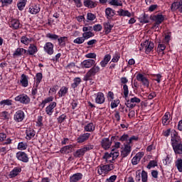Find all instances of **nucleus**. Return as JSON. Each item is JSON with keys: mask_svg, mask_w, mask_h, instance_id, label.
Masks as SVG:
<instances>
[{"mask_svg": "<svg viewBox=\"0 0 182 182\" xmlns=\"http://www.w3.org/2000/svg\"><path fill=\"white\" fill-rule=\"evenodd\" d=\"M81 68H82L83 69H89L90 68H91L84 76V82L92 80L93 76H96V74L100 72V68L99 66H96V61L92 59H88L82 61L81 63Z\"/></svg>", "mask_w": 182, "mask_h": 182, "instance_id": "f257e3e1", "label": "nucleus"}, {"mask_svg": "<svg viewBox=\"0 0 182 182\" xmlns=\"http://www.w3.org/2000/svg\"><path fill=\"white\" fill-rule=\"evenodd\" d=\"M94 147L95 146L92 144L85 145L83 148L79 149L75 152H74L73 156L75 157V159H80V157H83L85 156V154L87 151L93 150Z\"/></svg>", "mask_w": 182, "mask_h": 182, "instance_id": "f03ea898", "label": "nucleus"}, {"mask_svg": "<svg viewBox=\"0 0 182 182\" xmlns=\"http://www.w3.org/2000/svg\"><path fill=\"white\" fill-rule=\"evenodd\" d=\"M100 168L97 171L98 174L102 176V174H107L109 171H112V170H114V165L113 164H106V165H101L99 166Z\"/></svg>", "mask_w": 182, "mask_h": 182, "instance_id": "7ed1b4c3", "label": "nucleus"}, {"mask_svg": "<svg viewBox=\"0 0 182 182\" xmlns=\"http://www.w3.org/2000/svg\"><path fill=\"white\" fill-rule=\"evenodd\" d=\"M126 101L127 102H125V105L127 107H129V109H134V107H136V104L140 103L141 100L137 97H134L130 100L127 98Z\"/></svg>", "mask_w": 182, "mask_h": 182, "instance_id": "20e7f679", "label": "nucleus"}, {"mask_svg": "<svg viewBox=\"0 0 182 182\" xmlns=\"http://www.w3.org/2000/svg\"><path fill=\"white\" fill-rule=\"evenodd\" d=\"M141 46L144 48L145 53L149 55L153 49H154V43L153 41H149V40H146L144 43H141Z\"/></svg>", "mask_w": 182, "mask_h": 182, "instance_id": "39448f33", "label": "nucleus"}, {"mask_svg": "<svg viewBox=\"0 0 182 182\" xmlns=\"http://www.w3.org/2000/svg\"><path fill=\"white\" fill-rule=\"evenodd\" d=\"M171 146H176V144H181V138L178 136V133L177 132L173 131V134H171Z\"/></svg>", "mask_w": 182, "mask_h": 182, "instance_id": "423d86ee", "label": "nucleus"}, {"mask_svg": "<svg viewBox=\"0 0 182 182\" xmlns=\"http://www.w3.org/2000/svg\"><path fill=\"white\" fill-rule=\"evenodd\" d=\"M16 102H20L23 105H28L31 102V98L25 94L20 95L15 97Z\"/></svg>", "mask_w": 182, "mask_h": 182, "instance_id": "0eeeda50", "label": "nucleus"}, {"mask_svg": "<svg viewBox=\"0 0 182 182\" xmlns=\"http://www.w3.org/2000/svg\"><path fill=\"white\" fill-rule=\"evenodd\" d=\"M16 159L20 161H23V163H28V161H29V157L24 151H18L16 153Z\"/></svg>", "mask_w": 182, "mask_h": 182, "instance_id": "6e6552de", "label": "nucleus"}, {"mask_svg": "<svg viewBox=\"0 0 182 182\" xmlns=\"http://www.w3.org/2000/svg\"><path fill=\"white\" fill-rule=\"evenodd\" d=\"M150 19L151 21H154L156 23V25H160L164 22V16L158 14L156 15L151 16Z\"/></svg>", "mask_w": 182, "mask_h": 182, "instance_id": "1a4fd4ad", "label": "nucleus"}, {"mask_svg": "<svg viewBox=\"0 0 182 182\" xmlns=\"http://www.w3.org/2000/svg\"><path fill=\"white\" fill-rule=\"evenodd\" d=\"M136 80L138 82H141L144 86H146V87H149L150 82H149V80L147 77H146L143 74L138 73L136 75Z\"/></svg>", "mask_w": 182, "mask_h": 182, "instance_id": "9d476101", "label": "nucleus"}, {"mask_svg": "<svg viewBox=\"0 0 182 182\" xmlns=\"http://www.w3.org/2000/svg\"><path fill=\"white\" fill-rule=\"evenodd\" d=\"M177 9H178L179 12L182 14V0H180L179 1H174L171 4V11H172V12H175Z\"/></svg>", "mask_w": 182, "mask_h": 182, "instance_id": "9b49d317", "label": "nucleus"}, {"mask_svg": "<svg viewBox=\"0 0 182 182\" xmlns=\"http://www.w3.org/2000/svg\"><path fill=\"white\" fill-rule=\"evenodd\" d=\"M14 119L15 122H17V123H19L25 119V112L22 110H18L14 117Z\"/></svg>", "mask_w": 182, "mask_h": 182, "instance_id": "f8f14e48", "label": "nucleus"}, {"mask_svg": "<svg viewBox=\"0 0 182 182\" xmlns=\"http://www.w3.org/2000/svg\"><path fill=\"white\" fill-rule=\"evenodd\" d=\"M53 48H54L53 44L50 42H48V43H46L43 47V49L46 53H48V55H53V52H54Z\"/></svg>", "mask_w": 182, "mask_h": 182, "instance_id": "ddd939ff", "label": "nucleus"}, {"mask_svg": "<svg viewBox=\"0 0 182 182\" xmlns=\"http://www.w3.org/2000/svg\"><path fill=\"white\" fill-rule=\"evenodd\" d=\"M76 147V145L75 144H70L68 146H65L64 147L61 148L60 150V153L69 154V153H72V150Z\"/></svg>", "mask_w": 182, "mask_h": 182, "instance_id": "4468645a", "label": "nucleus"}, {"mask_svg": "<svg viewBox=\"0 0 182 182\" xmlns=\"http://www.w3.org/2000/svg\"><path fill=\"white\" fill-rule=\"evenodd\" d=\"M132 151V146H130V144H127L124 145V149L121 152V156L123 159L124 157H127L130 154V152Z\"/></svg>", "mask_w": 182, "mask_h": 182, "instance_id": "2eb2a0df", "label": "nucleus"}, {"mask_svg": "<svg viewBox=\"0 0 182 182\" xmlns=\"http://www.w3.org/2000/svg\"><path fill=\"white\" fill-rule=\"evenodd\" d=\"M29 12L32 15H36V14H39V12H41V7L39 5L31 4L29 7Z\"/></svg>", "mask_w": 182, "mask_h": 182, "instance_id": "dca6fc26", "label": "nucleus"}, {"mask_svg": "<svg viewBox=\"0 0 182 182\" xmlns=\"http://www.w3.org/2000/svg\"><path fill=\"white\" fill-rule=\"evenodd\" d=\"M101 146L105 150H108V149L112 146V141L109 138H103L101 141Z\"/></svg>", "mask_w": 182, "mask_h": 182, "instance_id": "f3484780", "label": "nucleus"}, {"mask_svg": "<svg viewBox=\"0 0 182 182\" xmlns=\"http://www.w3.org/2000/svg\"><path fill=\"white\" fill-rule=\"evenodd\" d=\"M9 25L11 28H13V29H19V28H21L22 26V24L21 22H19V20L15 18L10 21Z\"/></svg>", "mask_w": 182, "mask_h": 182, "instance_id": "a211bd4d", "label": "nucleus"}, {"mask_svg": "<svg viewBox=\"0 0 182 182\" xmlns=\"http://www.w3.org/2000/svg\"><path fill=\"white\" fill-rule=\"evenodd\" d=\"M82 178H83V174H82L81 173H77L70 177V181L77 182V181H80Z\"/></svg>", "mask_w": 182, "mask_h": 182, "instance_id": "6ab92c4d", "label": "nucleus"}, {"mask_svg": "<svg viewBox=\"0 0 182 182\" xmlns=\"http://www.w3.org/2000/svg\"><path fill=\"white\" fill-rule=\"evenodd\" d=\"M27 50L24 48H18L13 53L14 58H18V56H23L26 53Z\"/></svg>", "mask_w": 182, "mask_h": 182, "instance_id": "aec40b11", "label": "nucleus"}, {"mask_svg": "<svg viewBox=\"0 0 182 182\" xmlns=\"http://www.w3.org/2000/svg\"><path fill=\"white\" fill-rule=\"evenodd\" d=\"M56 107V102H51L46 108V112L48 116H52V114L53 113V109Z\"/></svg>", "mask_w": 182, "mask_h": 182, "instance_id": "412c9836", "label": "nucleus"}, {"mask_svg": "<svg viewBox=\"0 0 182 182\" xmlns=\"http://www.w3.org/2000/svg\"><path fill=\"white\" fill-rule=\"evenodd\" d=\"M105 15L107 16V19H112L113 16L116 15V11H114L112 8L108 7L105 9Z\"/></svg>", "mask_w": 182, "mask_h": 182, "instance_id": "4be33fe9", "label": "nucleus"}, {"mask_svg": "<svg viewBox=\"0 0 182 182\" xmlns=\"http://www.w3.org/2000/svg\"><path fill=\"white\" fill-rule=\"evenodd\" d=\"M105 95L102 92H98L97 95V97L95 98V102L98 105H103L105 103Z\"/></svg>", "mask_w": 182, "mask_h": 182, "instance_id": "5701e85b", "label": "nucleus"}, {"mask_svg": "<svg viewBox=\"0 0 182 182\" xmlns=\"http://www.w3.org/2000/svg\"><path fill=\"white\" fill-rule=\"evenodd\" d=\"M21 171H22V168L15 167L9 174V178H14L16 177V176H18V174H19V173H21Z\"/></svg>", "mask_w": 182, "mask_h": 182, "instance_id": "b1692460", "label": "nucleus"}, {"mask_svg": "<svg viewBox=\"0 0 182 182\" xmlns=\"http://www.w3.org/2000/svg\"><path fill=\"white\" fill-rule=\"evenodd\" d=\"M89 137H90V134L89 133L83 134L77 139V143H85L86 140H89Z\"/></svg>", "mask_w": 182, "mask_h": 182, "instance_id": "393cba45", "label": "nucleus"}, {"mask_svg": "<svg viewBox=\"0 0 182 182\" xmlns=\"http://www.w3.org/2000/svg\"><path fill=\"white\" fill-rule=\"evenodd\" d=\"M84 6L87 8H96L97 6V3L96 1H93L92 0H84Z\"/></svg>", "mask_w": 182, "mask_h": 182, "instance_id": "a878e982", "label": "nucleus"}, {"mask_svg": "<svg viewBox=\"0 0 182 182\" xmlns=\"http://www.w3.org/2000/svg\"><path fill=\"white\" fill-rule=\"evenodd\" d=\"M27 52L28 55H33L38 52V47L35 44H30Z\"/></svg>", "mask_w": 182, "mask_h": 182, "instance_id": "bb28decb", "label": "nucleus"}, {"mask_svg": "<svg viewBox=\"0 0 182 182\" xmlns=\"http://www.w3.org/2000/svg\"><path fill=\"white\" fill-rule=\"evenodd\" d=\"M20 83H21V86H23V87H28V85H29V82L28 81V76H26V75L25 74L21 75Z\"/></svg>", "mask_w": 182, "mask_h": 182, "instance_id": "cd10ccee", "label": "nucleus"}, {"mask_svg": "<svg viewBox=\"0 0 182 182\" xmlns=\"http://www.w3.org/2000/svg\"><path fill=\"white\" fill-rule=\"evenodd\" d=\"M26 139L27 140H31V139H33V137H35L36 132H35V130L29 128L26 131Z\"/></svg>", "mask_w": 182, "mask_h": 182, "instance_id": "c85d7f7f", "label": "nucleus"}, {"mask_svg": "<svg viewBox=\"0 0 182 182\" xmlns=\"http://www.w3.org/2000/svg\"><path fill=\"white\" fill-rule=\"evenodd\" d=\"M173 151L176 154H182V144H178L176 145H172Z\"/></svg>", "mask_w": 182, "mask_h": 182, "instance_id": "c756f323", "label": "nucleus"}, {"mask_svg": "<svg viewBox=\"0 0 182 182\" xmlns=\"http://www.w3.org/2000/svg\"><path fill=\"white\" fill-rule=\"evenodd\" d=\"M117 14L119 16H128V18H130L132 16V13L129 12L127 10H123L122 9H119L117 11Z\"/></svg>", "mask_w": 182, "mask_h": 182, "instance_id": "7c9ffc66", "label": "nucleus"}, {"mask_svg": "<svg viewBox=\"0 0 182 182\" xmlns=\"http://www.w3.org/2000/svg\"><path fill=\"white\" fill-rule=\"evenodd\" d=\"M104 28L105 31V35H109V33L112 32L113 25L110 24V22L105 23Z\"/></svg>", "mask_w": 182, "mask_h": 182, "instance_id": "2f4dec72", "label": "nucleus"}, {"mask_svg": "<svg viewBox=\"0 0 182 182\" xmlns=\"http://www.w3.org/2000/svg\"><path fill=\"white\" fill-rule=\"evenodd\" d=\"M102 159L105 160L106 163H113L114 161L112 154H109V152H106L103 156Z\"/></svg>", "mask_w": 182, "mask_h": 182, "instance_id": "473e14b6", "label": "nucleus"}, {"mask_svg": "<svg viewBox=\"0 0 182 182\" xmlns=\"http://www.w3.org/2000/svg\"><path fill=\"white\" fill-rule=\"evenodd\" d=\"M95 129H96V126L92 122L88 123L84 127L85 132H95Z\"/></svg>", "mask_w": 182, "mask_h": 182, "instance_id": "72a5a7b5", "label": "nucleus"}, {"mask_svg": "<svg viewBox=\"0 0 182 182\" xmlns=\"http://www.w3.org/2000/svg\"><path fill=\"white\" fill-rule=\"evenodd\" d=\"M27 0H19V2L17 4V7L18 11H23L25 6H26Z\"/></svg>", "mask_w": 182, "mask_h": 182, "instance_id": "f704fd0d", "label": "nucleus"}, {"mask_svg": "<svg viewBox=\"0 0 182 182\" xmlns=\"http://www.w3.org/2000/svg\"><path fill=\"white\" fill-rule=\"evenodd\" d=\"M73 82H74L71 84V87H73V89H76V87H77V86L82 83V79H80L79 77H77L74 78Z\"/></svg>", "mask_w": 182, "mask_h": 182, "instance_id": "c9c22d12", "label": "nucleus"}, {"mask_svg": "<svg viewBox=\"0 0 182 182\" xmlns=\"http://www.w3.org/2000/svg\"><path fill=\"white\" fill-rule=\"evenodd\" d=\"M58 42L59 44V46H66V41H68V37L64 36V37H60L58 38Z\"/></svg>", "mask_w": 182, "mask_h": 182, "instance_id": "e433bc0d", "label": "nucleus"}, {"mask_svg": "<svg viewBox=\"0 0 182 182\" xmlns=\"http://www.w3.org/2000/svg\"><path fill=\"white\" fill-rule=\"evenodd\" d=\"M109 4L113 6H123L122 0H109Z\"/></svg>", "mask_w": 182, "mask_h": 182, "instance_id": "4c0bfd02", "label": "nucleus"}, {"mask_svg": "<svg viewBox=\"0 0 182 182\" xmlns=\"http://www.w3.org/2000/svg\"><path fill=\"white\" fill-rule=\"evenodd\" d=\"M75 68H76V64L75 63H70L65 67L66 70H68L70 73H73V70L75 69Z\"/></svg>", "mask_w": 182, "mask_h": 182, "instance_id": "58836bf2", "label": "nucleus"}, {"mask_svg": "<svg viewBox=\"0 0 182 182\" xmlns=\"http://www.w3.org/2000/svg\"><path fill=\"white\" fill-rule=\"evenodd\" d=\"M17 149L18 150H26L28 149V144L23 141L19 142Z\"/></svg>", "mask_w": 182, "mask_h": 182, "instance_id": "ea45409f", "label": "nucleus"}, {"mask_svg": "<svg viewBox=\"0 0 182 182\" xmlns=\"http://www.w3.org/2000/svg\"><path fill=\"white\" fill-rule=\"evenodd\" d=\"M95 36V33H93L92 31H87L82 33V37L86 41V39H89L90 38H93Z\"/></svg>", "mask_w": 182, "mask_h": 182, "instance_id": "a19ab883", "label": "nucleus"}, {"mask_svg": "<svg viewBox=\"0 0 182 182\" xmlns=\"http://www.w3.org/2000/svg\"><path fill=\"white\" fill-rule=\"evenodd\" d=\"M68 93V87H63L58 92V96L59 97H63Z\"/></svg>", "mask_w": 182, "mask_h": 182, "instance_id": "79ce46f5", "label": "nucleus"}, {"mask_svg": "<svg viewBox=\"0 0 182 182\" xmlns=\"http://www.w3.org/2000/svg\"><path fill=\"white\" fill-rule=\"evenodd\" d=\"M50 102H53V97H48L43 100L41 106H42V108L43 109V107H45V105H46V103H50Z\"/></svg>", "mask_w": 182, "mask_h": 182, "instance_id": "37998d69", "label": "nucleus"}, {"mask_svg": "<svg viewBox=\"0 0 182 182\" xmlns=\"http://www.w3.org/2000/svg\"><path fill=\"white\" fill-rule=\"evenodd\" d=\"M111 156L112 157V160L114 161L117 157H119V151L115 149H112L111 151Z\"/></svg>", "mask_w": 182, "mask_h": 182, "instance_id": "c03bdc74", "label": "nucleus"}, {"mask_svg": "<svg viewBox=\"0 0 182 182\" xmlns=\"http://www.w3.org/2000/svg\"><path fill=\"white\" fill-rule=\"evenodd\" d=\"M32 38H29L26 36H22L21 38V43H23L24 45H28L29 42H32Z\"/></svg>", "mask_w": 182, "mask_h": 182, "instance_id": "a18cd8bd", "label": "nucleus"}, {"mask_svg": "<svg viewBox=\"0 0 182 182\" xmlns=\"http://www.w3.org/2000/svg\"><path fill=\"white\" fill-rule=\"evenodd\" d=\"M123 90H124V97L125 98V100H127V97H129V87L127 85H123Z\"/></svg>", "mask_w": 182, "mask_h": 182, "instance_id": "49530a36", "label": "nucleus"}, {"mask_svg": "<svg viewBox=\"0 0 182 182\" xmlns=\"http://www.w3.org/2000/svg\"><path fill=\"white\" fill-rule=\"evenodd\" d=\"M111 102V109H116L120 104V100L119 99L114 100H112Z\"/></svg>", "mask_w": 182, "mask_h": 182, "instance_id": "de8ad7c7", "label": "nucleus"}, {"mask_svg": "<svg viewBox=\"0 0 182 182\" xmlns=\"http://www.w3.org/2000/svg\"><path fill=\"white\" fill-rule=\"evenodd\" d=\"M1 106H12V100H4L0 102Z\"/></svg>", "mask_w": 182, "mask_h": 182, "instance_id": "09e8293b", "label": "nucleus"}, {"mask_svg": "<svg viewBox=\"0 0 182 182\" xmlns=\"http://www.w3.org/2000/svg\"><path fill=\"white\" fill-rule=\"evenodd\" d=\"M168 114L166 113L162 118V124L164 126H167L170 123V122H168Z\"/></svg>", "mask_w": 182, "mask_h": 182, "instance_id": "8fccbe9b", "label": "nucleus"}, {"mask_svg": "<svg viewBox=\"0 0 182 182\" xmlns=\"http://www.w3.org/2000/svg\"><path fill=\"white\" fill-rule=\"evenodd\" d=\"M176 167H177L178 171L182 173V159H178L176 163Z\"/></svg>", "mask_w": 182, "mask_h": 182, "instance_id": "3c124183", "label": "nucleus"}, {"mask_svg": "<svg viewBox=\"0 0 182 182\" xmlns=\"http://www.w3.org/2000/svg\"><path fill=\"white\" fill-rule=\"evenodd\" d=\"M85 38L82 37H77L73 41L74 43H77V45H82L85 42Z\"/></svg>", "mask_w": 182, "mask_h": 182, "instance_id": "603ef678", "label": "nucleus"}, {"mask_svg": "<svg viewBox=\"0 0 182 182\" xmlns=\"http://www.w3.org/2000/svg\"><path fill=\"white\" fill-rule=\"evenodd\" d=\"M46 38H49V39H52V41H58L59 36L48 33L46 34Z\"/></svg>", "mask_w": 182, "mask_h": 182, "instance_id": "864d4df0", "label": "nucleus"}, {"mask_svg": "<svg viewBox=\"0 0 182 182\" xmlns=\"http://www.w3.org/2000/svg\"><path fill=\"white\" fill-rule=\"evenodd\" d=\"M142 182H147L149 176L146 171L143 170L141 173Z\"/></svg>", "mask_w": 182, "mask_h": 182, "instance_id": "5fc2aeb1", "label": "nucleus"}, {"mask_svg": "<svg viewBox=\"0 0 182 182\" xmlns=\"http://www.w3.org/2000/svg\"><path fill=\"white\" fill-rule=\"evenodd\" d=\"M149 15L144 14L143 16L141 18V23H149Z\"/></svg>", "mask_w": 182, "mask_h": 182, "instance_id": "6e6d98bb", "label": "nucleus"}, {"mask_svg": "<svg viewBox=\"0 0 182 182\" xmlns=\"http://www.w3.org/2000/svg\"><path fill=\"white\" fill-rule=\"evenodd\" d=\"M36 85H39V83H41V82L42 81V78L43 77V76L42 75L41 73H38L36 74Z\"/></svg>", "mask_w": 182, "mask_h": 182, "instance_id": "4d7b16f0", "label": "nucleus"}, {"mask_svg": "<svg viewBox=\"0 0 182 182\" xmlns=\"http://www.w3.org/2000/svg\"><path fill=\"white\" fill-rule=\"evenodd\" d=\"M58 123H59L60 124H62V123H63V122H65L66 120V114H61L58 119Z\"/></svg>", "mask_w": 182, "mask_h": 182, "instance_id": "13d9d810", "label": "nucleus"}, {"mask_svg": "<svg viewBox=\"0 0 182 182\" xmlns=\"http://www.w3.org/2000/svg\"><path fill=\"white\" fill-rule=\"evenodd\" d=\"M151 167H157V161L153 160V161H150L149 164L147 165L146 168H149V170H150V168H151Z\"/></svg>", "mask_w": 182, "mask_h": 182, "instance_id": "bf43d9fd", "label": "nucleus"}, {"mask_svg": "<svg viewBox=\"0 0 182 182\" xmlns=\"http://www.w3.org/2000/svg\"><path fill=\"white\" fill-rule=\"evenodd\" d=\"M0 2H1L2 6H8V5L12 4L14 0H0Z\"/></svg>", "mask_w": 182, "mask_h": 182, "instance_id": "052dcab7", "label": "nucleus"}, {"mask_svg": "<svg viewBox=\"0 0 182 182\" xmlns=\"http://www.w3.org/2000/svg\"><path fill=\"white\" fill-rule=\"evenodd\" d=\"M87 19L88 21H95L96 19V16L92 13H87Z\"/></svg>", "mask_w": 182, "mask_h": 182, "instance_id": "680f3d73", "label": "nucleus"}, {"mask_svg": "<svg viewBox=\"0 0 182 182\" xmlns=\"http://www.w3.org/2000/svg\"><path fill=\"white\" fill-rule=\"evenodd\" d=\"M102 25L100 24H96L93 26V30L95 31V32H100V31H102Z\"/></svg>", "mask_w": 182, "mask_h": 182, "instance_id": "e2e57ef3", "label": "nucleus"}, {"mask_svg": "<svg viewBox=\"0 0 182 182\" xmlns=\"http://www.w3.org/2000/svg\"><path fill=\"white\" fill-rule=\"evenodd\" d=\"M141 178V173L140 172V170H138L136 171L135 180L136 181H140Z\"/></svg>", "mask_w": 182, "mask_h": 182, "instance_id": "0e129e2a", "label": "nucleus"}, {"mask_svg": "<svg viewBox=\"0 0 182 182\" xmlns=\"http://www.w3.org/2000/svg\"><path fill=\"white\" fill-rule=\"evenodd\" d=\"M119 59H120V55L116 53L112 58V62H113L114 63H117V62H119Z\"/></svg>", "mask_w": 182, "mask_h": 182, "instance_id": "69168bd1", "label": "nucleus"}, {"mask_svg": "<svg viewBox=\"0 0 182 182\" xmlns=\"http://www.w3.org/2000/svg\"><path fill=\"white\" fill-rule=\"evenodd\" d=\"M140 161L139 160V158L137 156H134L132 160V163L133 164V166H136V164H139V162Z\"/></svg>", "mask_w": 182, "mask_h": 182, "instance_id": "338daca9", "label": "nucleus"}, {"mask_svg": "<svg viewBox=\"0 0 182 182\" xmlns=\"http://www.w3.org/2000/svg\"><path fill=\"white\" fill-rule=\"evenodd\" d=\"M116 178H117V176H111L109 178H107V182H114L116 181Z\"/></svg>", "mask_w": 182, "mask_h": 182, "instance_id": "774afa93", "label": "nucleus"}]
</instances>
